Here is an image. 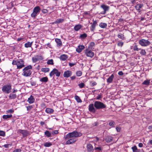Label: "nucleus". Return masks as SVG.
<instances>
[{
	"label": "nucleus",
	"instance_id": "f257e3e1",
	"mask_svg": "<svg viewBox=\"0 0 152 152\" xmlns=\"http://www.w3.org/2000/svg\"><path fill=\"white\" fill-rule=\"evenodd\" d=\"M82 135V134L81 133L75 131L67 134L64 137V138L65 140H66L71 138L79 137Z\"/></svg>",
	"mask_w": 152,
	"mask_h": 152
},
{
	"label": "nucleus",
	"instance_id": "f03ea898",
	"mask_svg": "<svg viewBox=\"0 0 152 152\" xmlns=\"http://www.w3.org/2000/svg\"><path fill=\"white\" fill-rule=\"evenodd\" d=\"M12 64L17 66V68L20 69L24 66V62L22 59H19L12 61Z\"/></svg>",
	"mask_w": 152,
	"mask_h": 152
},
{
	"label": "nucleus",
	"instance_id": "7ed1b4c3",
	"mask_svg": "<svg viewBox=\"0 0 152 152\" xmlns=\"http://www.w3.org/2000/svg\"><path fill=\"white\" fill-rule=\"evenodd\" d=\"M32 66L31 65L25 67L23 69V75L25 77H28L30 76L32 72L31 70L32 69Z\"/></svg>",
	"mask_w": 152,
	"mask_h": 152
},
{
	"label": "nucleus",
	"instance_id": "20e7f679",
	"mask_svg": "<svg viewBox=\"0 0 152 152\" xmlns=\"http://www.w3.org/2000/svg\"><path fill=\"white\" fill-rule=\"evenodd\" d=\"M94 106L96 109H102L106 107V105L103 103L98 101L94 102Z\"/></svg>",
	"mask_w": 152,
	"mask_h": 152
},
{
	"label": "nucleus",
	"instance_id": "39448f33",
	"mask_svg": "<svg viewBox=\"0 0 152 152\" xmlns=\"http://www.w3.org/2000/svg\"><path fill=\"white\" fill-rule=\"evenodd\" d=\"M11 85L10 84L5 85L2 87V91L6 94L10 93L11 92Z\"/></svg>",
	"mask_w": 152,
	"mask_h": 152
},
{
	"label": "nucleus",
	"instance_id": "423d86ee",
	"mask_svg": "<svg viewBox=\"0 0 152 152\" xmlns=\"http://www.w3.org/2000/svg\"><path fill=\"white\" fill-rule=\"evenodd\" d=\"M40 11V7L39 6L36 7L34 9L33 12L31 14V16L32 18H35L39 13Z\"/></svg>",
	"mask_w": 152,
	"mask_h": 152
},
{
	"label": "nucleus",
	"instance_id": "0eeeda50",
	"mask_svg": "<svg viewBox=\"0 0 152 152\" xmlns=\"http://www.w3.org/2000/svg\"><path fill=\"white\" fill-rule=\"evenodd\" d=\"M61 73L57 69H54L50 73V76L51 77L54 74H56L57 77H59Z\"/></svg>",
	"mask_w": 152,
	"mask_h": 152
},
{
	"label": "nucleus",
	"instance_id": "6e6552de",
	"mask_svg": "<svg viewBox=\"0 0 152 152\" xmlns=\"http://www.w3.org/2000/svg\"><path fill=\"white\" fill-rule=\"evenodd\" d=\"M85 53L87 56L91 58H92L94 55V53L88 49L85 50Z\"/></svg>",
	"mask_w": 152,
	"mask_h": 152
},
{
	"label": "nucleus",
	"instance_id": "1a4fd4ad",
	"mask_svg": "<svg viewBox=\"0 0 152 152\" xmlns=\"http://www.w3.org/2000/svg\"><path fill=\"white\" fill-rule=\"evenodd\" d=\"M140 44L142 46H146L150 44L149 41L144 39H142L139 41Z\"/></svg>",
	"mask_w": 152,
	"mask_h": 152
},
{
	"label": "nucleus",
	"instance_id": "9d476101",
	"mask_svg": "<svg viewBox=\"0 0 152 152\" xmlns=\"http://www.w3.org/2000/svg\"><path fill=\"white\" fill-rule=\"evenodd\" d=\"M101 7L104 10V11L102 12L101 13V14L103 15L105 14L108 11L110 8L109 6L105 5H101Z\"/></svg>",
	"mask_w": 152,
	"mask_h": 152
},
{
	"label": "nucleus",
	"instance_id": "9b49d317",
	"mask_svg": "<svg viewBox=\"0 0 152 152\" xmlns=\"http://www.w3.org/2000/svg\"><path fill=\"white\" fill-rule=\"evenodd\" d=\"M67 140L65 143L66 145H70L73 144L76 142L77 140L75 138H71Z\"/></svg>",
	"mask_w": 152,
	"mask_h": 152
},
{
	"label": "nucleus",
	"instance_id": "f8f14e48",
	"mask_svg": "<svg viewBox=\"0 0 152 152\" xmlns=\"http://www.w3.org/2000/svg\"><path fill=\"white\" fill-rule=\"evenodd\" d=\"M18 132L22 134L23 137H26L29 134L28 132L26 130L19 129L18 130Z\"/></svg>",
	"mask_w": 152,
	"mask_h": 152
},
{
	"label": "nucleus",
	"instance_id": "ddd939ff",
	"mask_svg": "<svg viewBox=\"0 0 152 152\" xmlns=\"http://www.w3.org/2000/svg\"><path fill=\"white\" fill-rule=\"evenodd\" d=\"M90 24L91 25L90 29L92 31H94L95 29L96 26L97 25V22L96 20L93 21V23H91Z\"/></svg>",
	"mask_w": 152,
	"mask_h": 152
},
{
	"label": "nucleus",
	"instance_id": "4468645a",
	"mask_svg": "<svg viewBox=\"0 0 152 152\" xmlns=\"http://www.w3.org/2000/svg\"><path fill=\"white\" fill-rule=\"evenodd\" d=\"M94 104H91L88 106V110L91 112L94 113L96 111L95 108L94 107Z\"/></svg>",
	"mask_w": 152,
	"mask_h": 152
},
{
	"label": "nucleus",
	"instance_id": "2eb2a0df",
	"mask_svg": "<svg viewBox=\"0 0 152 152\" xmlns=\"http://www.w3.org/2000/svg\"><path fill=\"white\" fill-rule=\"evenodd\" d=\"M72 75L71 71L69 70L65 72L63 74V76L65 77H68L71 76Z\"/></svg>",
	"mask_w": 152,
	"mask_h": 152
},
{
	"label": "nucleus",
	"instance_id": "dca6fc26",
	"mask_svg": "<svg viewBox=\"0 0 152 152\" xmlns=\"http://www.w3.org/2000/svg\"><path fill=\"white\" fill-rule=\"evenodd\" d=\"M85 48V46L83 45H79L76 49V51L78 53H80L82 50Z\"/></svg>",
	"mask_w": 152,
	"mask_h": 152
},
{
	"label": "nucleus",
	"instance_id": "f3484780",
	"mask_svg": "<svg viewBox=\"0 0 152 152\" xmlns=\"http://www.w3.org/2000/svg\"><path fill=\"white\" fill-rule=\"evenodd\" d=\"M35 99L32 95H31L30 97L28 98V102L30 104H32L34 102Z\"/></svg>",
	"mask_w": 152,
	"mask_h": 152
},
{
	"label": "nucleus",
	"instance_id": "a211bd4d",
	"mask_svg": "<svg viewBox=\"0 0 152 152\" xmlns=\"http://www.w3.org/2000/svg\"><path fill=\"white\" fill-rule=\"evenodd\" d=\"M82 27V25L80 24L75 25L74 27V29L76 31H77Z\"/></svg>",
	"mask_w": 152,
	"mask_h": 152
},
{
	"label": "nucleus",
	"instance_id": "6ab92c4d",
	"mask_svg": "<svg viewBox=\"0 0 152 152\" xmlns=\"http://www.w3.org/2000/svg\"><path fill=\"white\" fill-rule=\"evenodd\" d=\"M68 58V56L65 54L61 55L60 57V59L63 61H65Z\"/></svg>",
	"mask_w": 152,
	"mask_h": 152
},
{
	"label": "nucleus",
	"instance_id": "aec40b11",
	"mask_svg": "<svg viewBox=\"0 0 152 152\" xmlns=\"http://www.w3.org/2000/svg\"><path fill=\"white\" fill-rule=\"evenodd\" d=\"M114 75L113 74H112L107 79V82L108 83H111L114 78Z\"/></svg>",
	"mask_w": 152,
	"mask_h": 152
},
{
	"label": "nucleus",
	"instance_id": "412c9836",
	"mask_svg": "<svg viewBox=\"0 0 152 152\" xmlns=\"http://www.w3.org/2000/svg\"><path fill=\"white\" fill-rule=\"evenodd\" d=\"M33 42H27L25 43L24 45V46L25 48H26L31 47L33 44Z\"/></svg>",
	"mask_w": 152,
	"mask_h": 152
},
{
	"label": "nucleus",
	"instance_id": "4be33fe9",
	"mask_svg": "<svg viewBox=\"0 0 152 152\" xmlns=\"http://www.w3.org/2000/svg\"><path fill=\"white\" fill-rule=\"evenodd\" d=\"M55 41L58 46L60 47L62 45V43L60 39H55Z\"/></svg>",
	"mask_w": 152,
	"mask_h": 152
},
{
	"label": "nucleus",
	"instance_id": "5701e85b",
	"mask_svg": "<svg viewBox=\"0 0 152 152\" xmlns=\"http://www.w3.org/2000/svg\"><path fill=\"white\" fill-rule=\"evenodd\" d=\"M45 112L48 113H52L54 112V110L51 108H47L45 110Z\"/></svg>",
	"mask_w": 152,
	"mask_h": 152
},
{
	"label": "nucleus",
	"instance_id": "b1692460",
	"mask_svg": "<svg viewBox=\"0 0 152 152\" xmlns=\"http://www.w3.org/2000/svg\"><path fill=\"white\" fill-rule=\"evenodd\" d=\"M87 148L88 151L89 152L91 151L93 149V147L92 145L91 144H88L87 145Z\"/></svg>",
	"mask_w": 152,
	"mask_h": 152
},
{
	"label": "nucleus",
	"instance_id": "393cba45",
	"mask_svg": "<svg viewBox=\"0 0 152 152\" xmlns=\"http://www.w3.org/2000/svg\"><path fill=\"white\" fill-rule=\"evenodd\" d=\"M64 21V19H57L55 22V23L56 24H58L60 23H62Z\"/></svg>",
	"mask_w": 152,
	"mask_h": 152
},
{
	"label": "nucleus",
	"instance_id": "a878e982",
	"mask_svg": "<svg viewBox=\"0 0 152 152\" xmlns=\"http://www.w3.org/2000/svg\"><path fill=\"white\" fill-rule=\"evenodd\" d=\"M48 81V78L47 77H43L40 79V81L42 82L46 83Z\"/></svg>",
	"mask_w": 152,
	"mask_h": 152
},
{
	"label": "nucleus",
	"instance_id": "bb28decb",
	"mask_svg": "<svg viewBox=\"0 0 152 152\" xmlns=\"http://www.w3.org/2000/svg\"><path fill=\"white\" fill-rule=\"evenodd\" d=\"M117 36L119 38L121 39L122 40H124L125 39V38L124 37V34H123L120 33Z\"/></svg>",
	"mask_w": 152,
	"mask_h": 152
},
{
	"label": "nucleus",
	"instance_id": "cd10ccee",
	"mask_svg": "<svg viewBox=\"0 0 152 152\" xmlns=\"http://www.w3.org/2000/svg\"><path fill=\"white\" fill-rule=\"evenodd\" d=\"M113 140V138L111 136L107 137L106 139V141L107 142L109 143L110 142Z\"/></svg>",
	"mask_w": 152,
	"mask_h": 152
},
{
	"label": "nucleus",
	"instance_id": "c85d7f7f",
	"mask_svg": "<svg viewBox=\"0 0 152 152\" xmlns=\"http://www.w3.org/2000/svg\"><path fill=\"white\" fill-rule=\"evenodd\" d=\"M16 95L15 94H11L9 96V98L11 99H14L16 97Z\"/></svg>",
	"mask_w": 152,
	"mask_h": 152
},
{
	"label": "nucleus",
	"instance_id": "c756f323",
	"mask_svg": "<svg viewBox=\"0 0 152 152\" xmlns=\"http://www.w3.org/2000/svg\"><path fill=\"white\" fill-rule=\"evenodd\" d=\"M12 117V115L11 114L9 115H4L3 116V118L5 119H7L11 118Z\"/></svg>",
	"mask_w": 152,
	"mask_h": 152
},
{
	"label": "nucleus",
	"instance_id": "7c9ffc66",
	"mask_svg": "<svg viewBox=\"0 0 152 152\" xmlns=\"http://www.w3.org/2000/svg\"><path fill=\"white\" fill-rule=\"evenodd\" d=\"M99 26L102 28H104L106 27L107 24L106 23H101L99 24Z\"/></svg>",
	"mask_w": 152,
	"mask_h": 152
},
{
	"label": "nucleus",
	"instance_id": "2f4dec72",
	"mask_svg": "<svg viewBox=\"0 0 152 152\" xmlns=\"http://www.w3.org/2000/svg\"><path fill=\"white\" fill-rule=\"evenodd\" d=\"M41 70L42 72L46 73L49 72L50 69L48 68H42Z\"/></svg>",
	"mask_w": 152,
	"mask_h": 152
},
{
	"label": "nucleus",
	"instance_id": "473e14b6",
	"mask_svg": "<svg viewBox=\"0 0 152 152\" xmlns=\"http://www.w3.org/2000/svg\"><path fill=\"white\" fill-rule=\"evenodd\" d=\"M142 6V5L140 4H138L135 6V8L136 10H139Z\"/></svg>",
	"mask_w": 152,
	"mask_h": 152
},
{
	"label": "nucleus",
	"instance_id": "72a5a7b5",
	"mask_svg": "<svg viewBox=\"0 0 152 152\" xmlns=\"http://www.w3.org/2000/svg\"><path fill=\"white\" fill-rule=\"evenodd\" d=\"M44 146L45 147H49L52 145L50 142H46L44 144Z\"/></svg>",
	"mask_w": 152,
	"mask_h": 152
},
{
	"label": "nucleus",
	"instance_id": "f704fd0d",
	"mask_svg": "<svg viewBox=\"0 0 152 152\" xmlns=\"http://www.w3.org/2000/svg\"><path fill=\"white\" fill-rule=\"evenodd\" d=\"M133 152H139V150L137 149V148L136 146H134L132 148Z\"/></svg>",
	"mask_w": 152,
	"mask_h": 152
},
{
	"label": "nucleus",
	"instance_id": "c9c22d12",
	"mask_svg": "<svg viewBox=\"0 0 152 152\" xmlns=\"http://www.w3.org/2000/svg\"><path fill=\"white\" fill-rule=\"evenodd\" d=\"M150 83V80H145L142 83V84L145 85H149Z\"/></svg>",
	"mask_w": 152,
	"mask_h": 152
},
{
	"label": "nucleus",
	"instance_id": "e433bc0d",
	"mask_svg": "<svg viewBox=\"0 0 152 152\" xmlns=\"http://www.w3.org/2000/svg\"><path fill=\"white\" fill-rule=\"evenodd\" d=\"M75 99L78 102H82L81 100L78 96L76 95L75 96Z\"/></svg>",
	"mask_w": 152,
	"mask_h": 152
},
{
	"label": "nucleus",
	"instance_id": "4c0bfd02",
	"mask_svg": "<svg viewBox=\"0 0 152 152\" xmlns=\"http://www.w3.org/2000/svg\"><path fill=\"white\" fill-rule=\"evenodd\" d=\"M109 125L112 127H114L115 125V122L113 121H111L109 123Z\"/></svg>",
	"mask_w": 152,
	"mask_h": 152
},
{
	"label": "nucleus",
	"instance_id": "58836bf2",
	"mask_svg": "<svg viewBox=\"0 0 152 152\" xmlns=\"http://www.w3.org/2000/svg\"><path fill=\"white\" fill-rule=\"evenodd\" d=\"M45 134L48 137H50L51 136V133L48 131H46L45 132Z\"/></svg>",
	"mask_w": 152,
	"mask_h": 152
},
{
	"label": "nucleus",
	"instance_id": "ea45409f",
	"mask_svg": "<svg viewBox=\"0 0 152 152\" xmlns=\"http://www.w3.org/2000/svg\"><path fill=\"white\" fill-rule=\"evenodd\" d=\"M87 36V35L86 34L84 33L83 34L80 35V37L82 39H85L86 37Z\"/></svg>",
	"mask_w": 152,
	"mask_h": 152
},
{
	"label": "nucleus",
	"instance_id": "a19ab883",
	"mask_svg": "<svg viewBox=\"0 0 152 152\" xmlns=\"http://www.w3.org/2000/svg\"><path fill=\"white\" fill-rule=\"evenodd\" d=\"M76 74L77 76L80 77L81 76L82 74V72L80 71H78L76 72Z\"/></svg>",
	"mask_w": 152,
	"mask_h": 152
},
{
	"label": "nucleus",
	"instance_id": "79ce46f5",
	"mask_svg": "<svg viewBox=\"0 0 152 152\" xmlns=\"http://www.w3.org/2000/svg\"><path fill=\"white\" fill-rule=\"evenodd\" d=\"M7 113H12L14 112V110L13 109H10L6 111Z\"/></svg>",
	"mask_w": 152,
	"mask_h": 152
},
{
	"label": "nucleus",
	"instance_id": "37998d69",
	"mask_svg": "<svg viewBox=\"0 0 152 152\" xmlns=\"http://www.w3.org/2000/svg\"><path fill=\"white\" fill-rule=\"evenodd\" d=\"M32 59L33 63H36L38 61L37 56L35 57H33Z\"/></svg>",
	"mask_w": 152,
	"mask_h": 152
},
{
	"label": "nucleus",
	"instance_id": "c03bdc74",
	"mask_svg": "<svg viewBox=\"0 0 152 152\" xmlns=\"http://www.w3.org/2000/svg\"><path fill=\"white\" fill-rule=\"evenodd\" d=\"M47 64H48L53 65V59H51L48 60L47 61Z\"/></svg>",
	"mask_w": 152,
	"mask_h": 152
},
{
	"label": "nucleus",
	"instance_id": "a18cd8bd",
	"mask_svg": "<svg viewBox=\"0 0 152 152\" xmlns=\"http://www.w3.org/2000/svg\"><path fill=\"white\" fill-rule=\"evenodd\" d=\"M140 53L142 55H145L146 53L145 50L142 49L141 50V51L140 52Z\"/></svg>",
	"mask_w": 152,
	"mask_h": 152
},
{
	"label": "nucleus",
	"instance_id": "49530a36",
	"mask_svg": "<svg viewBox=\"0 0 152 152\" xmlns=\"http://www.w3.org/2000/svg\"><path fill=\"white\" fill-rule=\"evenodd\" d=\"M37 59L38 61H41L43 59V57L41 56H37Z\"/></svg>",
	"mask_w": 152,
	"mask_h": 152
},
{
	"label": "nucleus",
	"instance_id": "de8ad7c7",
	"mask_svg": "<svg viewBox=\"0 0 152 152\" xmlns=\"http://www.w3.org/2000/svg\"><path fill=\"white\" fill-rule=\"evenodd\" d=\"M5 135V132L3 131H0V136L4 137Z\"/></svg>",
	"mask_w": 152,
	"mask_h": 152
},
{
	"label": "nucleus",
	"instance_id": "09e8293b",
	"mask_svg": "<svg viewBox=\"0 0 152 152\" xmlns=\"http://www.w3.org/2000/svg\"><path fill=\"white\" fill-rule=\"evenodd\" d=\"M78 86L80 88H82L84 87L85 84L84 83H80L79 84H78Z\"/></svg>",
	"mask_w": 152,
	"mask_h": 152
},
{
	"label": "nucleus",
	"instance_id": "8fccbe9b",
	"mask_svg": "<svg viewBox=\"0 0 152 152\" xmlns=\"http://www.w3.org/2000/svg\"><path fill=\"white\" fill-rule=\"evenodd\" d=\"M27 108V111H29L31 110L33 108V107L31 105H30L26 107Z\"/></svg>",
	"mask_w": 152,
	"mask_h": 152
},
{
	"label": "nucleus",
	"instance_id": "3c124183",
	"mask_svg": "<svg viewBox=\"0 0 152 152\" xmlns=\"http://www.w3.org/2000/svg\"><path fill=\"white\" fill-rule=\"evenodd\" d=\"M140 49H139L137 45H135L133 48V50L135 51H138Z\"/></svg>",
	"mask_w": 152,
	"mask_h": 152
},
{
	"label": "nucleus",
	"instance_id": "603ef678",
	"mask_svg": "<svg viewBox=\"0 0 152 152\" xmlns=\"http://www.w3.org/2000/svg\"><path fill=\"white\" fill-rule=\"evenodd\" d=\"M12 144H5L4 145V146L5 148H8L10 147L11 146Z\"/></svg>",
	"mask_w": 152,
	"mask_h": 152
},
{
	"label": "nucleus",
	"instance_id": "864d4df0",
	"mask_svg": "<svg viewBox=\"0 0 152 152\" xmlns=\"http://www.w3.org/2000/svg\"><path fill=\"white\" fill-rule=\"evenodd\" d=\"M95 150H97V151L99 152L102 150V149L100 147H95Z\"/></svg>",
	"mask_w": 152,
	"mask_h": 152
},
{
	"label": "nucleus",
	"instance_id": "5fc2aeb1",
	"mask_svg": "<svg viewBox=\"0 0 152 152\" xmlns=\"http://www.w3.org/2000/svg\"><path fill=\"white\" fill-rule=\"evenodd\" d=\"M97 83L95 81H92L91 82V86H94L96 85Z\"/></svg>",
	"mask_w": 152,
	"mask_h": 152
},
{
	"label": "nucleus",
	"instance_id": "6e6d98bb",
	"mask_svg": "<svg viewBox=\"0 0 152 152\" xmlns=\"http://www.w3.org/2000/svg\"><path fill=\"white\" fill-rule=\"evenodd\" d=\"M42 11L43 13H46L48 12V10L46 9H43L42 10Z\"/></svg>",
	"mask_w": 152,
	"mask_h": 152
},
{
	"label": "nucleus",
	"instance_id": "4d7b16f0",
	"mask_svg": "<svg viewBox=\"0 0 152 152\" xmlns=\"http://www.w3.org/2000/svg\"><path fill=\"white\" fill-rule=\"evenodd\" d=\"M124 44V43L123 42H120L118 43V45L120 47H122Z\"/></svg>",
	"mask_w": 152,
	"mask_h": 152
},
{
	"label": "nucleus",
	"instance_id": "13d9d810",
	"mask_svg": "<svg viewBox=\"0 0 152 152\" xmlns=\"http://www.w3.org/2000/svg\"><path fill=\"white\" fill-rule=\"evenodd\" d=\"M21 151V150L20 149H18L15 150L14 151V152H20Z\"/></svg>",
	"mask_w": 152,
	"mask_h": 152
},
{
	"label": "nucleus",
	"instance_id": "bf43d9fd",
	"mask_svg": "<svg viewBox=\"0 0 152 152\" xmlns=\"http://www.w3.org/2000/svg\"><path fill=\"white\" fill-rule=\"evenodd\" d=\"M76 64V63H69V65L70 66L72 67L75 65Z\"/></svg>",
	"mask_w": 152,
	"mask_h": 152
},
{
	"label": "nucleus",
	"instance_id": "052dcab7",
	"mask_svg": "<svg viewBox=\"0 0 152 152\" xmlns=\"http://www.w3.org/2000/svg\"><path fill=\"white\" fill-rule=\"evenodd\" d=\"M31 86H34L36 85V82L34 81H31Z\"/></svg>",
	"mask_w": 152,
	"mask_h": 152
},
{
	"label": "nucleus",
	"instance_id": "680f3d73",
	"mask_svg": "<svg viewBox=\"0 0 152 152\" xmlns=\"http://www.w3.org/2000/svg\"><path fill=\"white\" fill-rule=\"evenodd\" d=\"M95 43L94 42H91L90 43V45L91 47L94 46L95 45Z\"/></svg>",
	"mask_w": 152,
	"mask_h": 152
},
{
	"label": "nucleus",
	"instance_id": "e2e57ef3",
	"mask_svg": "<svg viewBox=\"0 0 152 152\" xmlns=\"http://www.w3.org/2000/svg\"><path fill=\"white\" fill-rule=\"evenodd\" d=\"M53 134H57L58 133V130H54L52 132Z\"/></svg>",
	"mask_w": 152,
	"mask_h": 152
},
{
	"label": "nucleus",
	"instance_id": "0e129e2a",
	"mask_svg": "<svg viewBox=\"0 0 152 152\" xmlns=\"http://www.w3.org/2000/svg\"><path fill=\"white\" fill-rule=\"evenodd\" d=\"M102 97L101 95H99L97 96V98H96V99H100Z\"/></svg>",
	"mask_w": 152,
	"mask_h": 152
},
{
	"label": "nucleus",
	"instance_id": "69168bd1",
	"mask_svg": "<svg viewBox=\"0 0 152 152\" xmlns=\"http://www.w3.org/2000/svg\"><path fill=\"white\" fill-rule=\"evenodd\" d=\"M118 74L120 75H123V73L122 71H119L118 72Z\"/></svg>",
	"mask_w": 152,
	"mask_h": 152
},
{
	"label": "nucleus",
	"instance_id": "338daca9",
	"mask_svg": "<svg viewBox=\"0 0 152 152\" xmlns=\"http://www.w3.org/2000/svg\"><path fill=\"white\" fill-rule=\"evenodd\" d=\"M116 129L117 132H120L121 130L120 128L118 127H116Z\"/></svg>",
	"mask_w": 152,
	"mask_h": 152
},
{
	"label": "nucleus",
	"instance_id": "774afa93",
	"mask_svg": "<svg viewBox=\"0 0 152 152\" xmlns=\"http://www.w3.org/2000/svg\"><path fill=\"white\" fill-rule=\"evenodd\" d=\"M138 146L140 147H142L143 146V145L142 143H140L139 144Z\"/></svg>",
	"mask_w": 152,
	"mask_h": 152
}]
</instances>
